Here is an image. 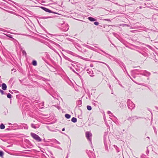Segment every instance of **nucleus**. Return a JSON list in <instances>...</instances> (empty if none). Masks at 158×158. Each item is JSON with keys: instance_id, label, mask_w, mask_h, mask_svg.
Here are the masks:
<instances>
[{"instance_id": "obj_6", "label": "nucleus", "mask_w": 158, "mask_h": 158, "mask_svg": "<svg viewBox=\"0 0 158 158\" xmlns=\"http://www.w3.org/2000/svg\"><path fill=\"white\" fill-rule=\"evenodd\" d=\"M71 121L73 123H76L77 121V119L76 118L73 117L71 119Z\"/></svg>"}, {"instance_id": "obj_5", "label": "nucleus", "mask_w": 158, "mask_h": 158, "mask_svg": "<svg viewBox=\"0 0 158 158\" xmlns=\"http://www.w3.org/2000/svg\"><path fill=\"white\" fill-rule=\"evenodd\" d=\"M88 19L91 21H94L96 20L95 19L91 17H89Z\"/></svg>"}, {"instance_id": "obj_8", "label": "nucleus", "mask_w": 158, "mask_h": 158, "mask_svg": "<svg viewBox=\"0 0 158 158\" xmlns=\"http://www.w3.org/2000/svg\"><path fill=\"white\" fill-rule=\"evenodd\" d=\"M0 128L2 129H3L5 128V126L3 124H2L0 126Z\"/></svg>"}, {"instance_id": "obj_16", "label": "nucleus", "mask_w": 158, "mask_h": 158, "mask_svg": "<svg viewBox=\"0 0 158 158\" xmlns=\"http://www.w3.org/2000/svg\"><path fill=\"white\" fill-rule=\"evenodd\" d=\"M31 127L33 128H35V129L36 128V127L33 124H31Z\"/></svg>"}, {"instance_id": "obj_9", "label": "nucleus", "mask_w": 158, "mask_h": 158, "mask_svg": "<svg viewBox=\"0 0 158 158\" xmlns=\"http://www.w3.org/2000/svg\"><path fill=\"white\" fill-rule=\"evenodd\" d=\"M87 108L89 110H90L92 109V107L90 106H87Z\"/></svg>"}, {"instance_id": "obj_14", "label": "nucleus", "mask_w": 158, "mask_h": 158, "mask_svg": "<svg viewBox=\"0 0 158 158\" xmlns=\"http://www.w3.org/2000/svg\"><path fill=\"white\" fill-rule=\"evenodd\" d=\"M55 143H57V144H60V143L59 141H57V140L55 139Z\"/></svg>"}, {"instance_id": "obj_7", "label": "nucleus", "mask_w": 158, "mask_h": 158, "mask_svg": "<svg viewBox=\"0 0 158 158\" xmlns=\"http://www.w3.org/2000/svg\"><path fill=\"white\" fill-rule=\"evenodd\" d=\"M65 117L69 119V118H70V115L68 114H66L65 115Z\"/></svg>"}, {"instance_id": "obj_20", "label": "nucleus", "mask_w": 158, "mask_h": 158, "mask_svg": "<svg viewBox=\"0 0 158 158\" xmlns=\"http://www.w3.org/2000/svg\"><path fill=\"white\" fill-rule=\"evenodd\" d=\"M62 131H64V128H63L62 129Z\"/></svg>"}, {"instance_id": "obj_11", "label": "nucleus", "mask_w": 158, "mask_h": 158, "mask_svg": "<svg viewBox=\"0 0 158 158\" xmlns=\"http://www.w3.org/2000/svg\"><path fill=\"white\" fill-rule=\"evenodd\" d=\"M7 97L9 98H11V94H10V93H8L7 95Z\"/></svg>"}, {"instance_id": "obj_18", "label": "nucleus", "mask_w": 158, "mask_h": 158, "mask_svg": "<svg viewBox=\"0 0 158 158\" xmlns=\"http://www.w3.org/2000/svg\"><path fill=\"white\" fill-rule=\"evenodd\" d=\"M23 54H26V53L25 51H23Z\"/></svg>"}, {"instance_id": "obj_4", "label": "nucleus", "mask_w": 158, "mask_h": 158, "mask_svg": "<svg viewBox=\"0 0 158 158\" xmlns=\"http://www.w3.org/2000/svg\"><path fill=\"white\" fill-rule=\"evenodd\" d=\"M42 8L43 9L47 12H50L51 11L50 10L45 7H42Z\"/></svg>"}, {"instance_id": "obj_21", "label": "nucleus", "mask_w": 158, "mask_h": 158, "mask_svg": "<svg viewBox=\"0 0 158 158\" xmlns=\"http://www.w3.org/2000/svg\"><path fill=\"white\" fill-rule=\"evenodd\" d=\"M128 107H129V108H130V107H129V105H128Z\"/></svg>"}, {"instance_id": "obj_15", "label": "nucleus", "mask_w": 158, "mask_h": 158, "mask_svg": "<svg viewBox=\"0 0 158 158\" xmlns=\"http://www.w3.org/2000/svg\"><path fill=\"white\" fill-rule=\"evenodd\" d=\"M94 23L96 25H98L99 24V23L98 22H94Z\"/></svg>"}, {"instance_id": "obj_22", "label": "nucleus", "mask_w": 158, "mask_h": 158, "mask_svg": "<svg viewBox=\"0 0 158 158\" xmlns=\"http://www.w3.org/2000/svg\"><path fill=\"white\" fill-rule=\"evenodd\" d=\"M68 28L66 30H65V31H67L68 30Z\"/></svg>"}, {"instance_id": "obj_12", "label": "nucleus", "mask_w": 158, "mask_h": 158, "mask_svg": "<svg viewBox=\"0 0 158 158\" xmlns=\"http://www.w3.org/2000/svg\"><path fill=\"white\" fill-rule=\"evenodd\" d=\"M0 92L2 94H5V92L1 89H0Z\"/></svg>"}, {"instance_id": "obj_13", "label": "nucleus", "mask_w": 158, "mask_h": 158, "mask_svg": "<svg viewBox=\"0 0 158 158\" xmlns=\"http://www.w3.org/2000/svg\"><path fill=\"white\" fill-rule=\"evenodd\" d=\"M3 155V153L2 151H0V156H2Z\"/></svg>"}, {"instance_id": "obj_19", "label": "nucleus", "mask_w": 158, "mask_h": 158, "mask_svg": "<svg viewBox=\"0 0 158 158\" xmlns=\"http://www.w3.org/2000/svg\"><path fill=\"white\" fill-rule=\"evenodd\" d=\"M131 103L132 104V105H133L132 107H134V105L132 103V102H131Z\"/></svg>"}, {"instance_id": "obj_2", "label": "nucleus", "mask_w": 158, "mask_h": 158, "mask_svg": "<svg viewBox=\"0 0 158 158\" xmlns=\"http://www.w3.org/2000/svg\"><path fill=\"white\" fill-rule=\"evenodd\" d=\"M86 137L88 140L91 141L92 134L89 132H86L85 133Z\"/></svg>"}, {"instance_id": "obj_1", "label": "nucleus", "mask_w": 158, "mask_h": 158, "mask_svg": "<svg viewBox=\"0 0 158 158\" xmlns=\"http://www.w3.org/2000/svg\"><path fill=\"white\" fill-rule=\"evenodd\" d=\"M31 135L34 139L36 140L37 141L40 142L41 141V139L38 135H37L36 134L34 133H31Z\"/></svg>"}, {"instance_id": "obj_10", "label": "nucleus", "mask_w": 158, "mask_h": 158, "mask_svg": "<svg viewBox=\"0 0 158 158\" xmlns=\"http://www.w3.org/2000/svg\"><path fill=\"white\" fill-rule=\"evenodd\" d=\"M32 64L34 66H36L37 65V62L35 60H33L32 62Z\"/></svg>"}, {"instance_id": "obj_17", "label": "nucleus", "mask_w": 158, "mask_h": 158, "mask_svg": "<svg viewBox=\"0 0 158 158\" xmlns=\"http://www.w3.org/2000/svg\"><path fill=\"white\" fill-rule=\"evenodd\" d=\"M108 114H109V115H110V116H111V112H110V111H108Z\"/></svg>"}, {"instance_id": "obj_3", "label": "nucleus", "mask_w": 158, "mask_h": 158, "mask_svg": "<svg viewBox=\"0 0 158 158\" xmlns=\"http://www.w3.org/2000/svg\"><path fill=\"white\" fill-rule=\"evenodd\" d=\"M2 89L3 90H6V88H7L6 85L4 83H3L2 84Z\"/></svg>"}]
</instances>
